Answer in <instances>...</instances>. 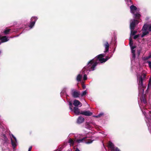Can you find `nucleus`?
<instances>
[{"label": "nucleus", "instance_id": "obj_1", "mask_svg": "<svg viewBox=\"0 0 151 151\" xmlns=\"http://www.w3.org/2000/svg\"><path fill=\"white\" fill-rule=\"evenodd\" d=\"M105 56V54L102 53L99 55L92 60L89 61L87 66L84 67L82 70L83 74L84 75L83 77L84 80H86L87 79L86 74L88 73V72L93 71L96 68V66L100 63H103L107 61L110 58L106 57L105 58H103Z\"/></svg>", "mask_w": 151, "mask_h": 151}, {"label": "nucleus", "instance_id": "obj_2", "mask_svg": "<svg viewBox=\"0 0 151 151\" xmlns=\"http://www.w3.org/2000/svg\"><path fill=\"white\" fill-rule=\"evenodd\" d=\"M137 81L138 85V90L139 94H142V98L141 99V101L145 104L147 102L145 95H143L144 89V86L143 84V81L145 79L146 75L144 73L139 74L137 73Z\"/></svg>", "mask_w": 151, "mask_h": 151}, {"label": "nucleus", "instance_id": "obj_3", "mask_svg": "<svg viewBox=\"0 0 151 151\" xmlns=\"http://www.w3.org/2000/svg\"><path fill=\"white\" fill-rule=\"evenodd\" d=\"M91 135V133H89L86 134L85 137H83V135L78 134L76 136L75 141L78 143L85 142L86 144H90L92 143L93 140L89 139V138H92Z\"/></svg>", "mask_w": 151, "mask_h": 151}, {"label": "nucleus", "instance_id": "obj_4", "mask_svg": "<svg viewBox=\"0 0 151 151\" xmlns=\"http://www.w3.org/2000/svg\"><path fill=\"white\" fill-rule=\"evenodd\" d=\"M139 23L138 21L136 19H131L130 21V28L131 31V35H134L137 33V31H134L136 25Z\"/></svg>", "mask_w": 151, "mask_h": 151}, {"label": "nucleus", "instance_id": "obj_5", "mask_svg": "<svg viewBox=\"0 0 151 151\" xmlns=\"http://www.w3.org/2000/svg\"><path fill=\"white\" fill-rule=\"evenodd\" d=\"M142 34L141 35V37H143L148 34L149 32H151V24L149 25L145 24L142 27Z\"/></svg>", "mask_w": 151, "mask_h": 151}, {"label": "nucleus", "instance_id": "obj_6", "mask_svg": "<svg viewBox=\"0 0 151 151\" xmlns=\"http://www.w3.org/2000/svg\"><path fill=\"white\" fill-rule=\"evenodd\" d=\"M143 114L145 116V120L148 127V129L151 134V115H148L146 112L142 111Z\"/></svg>", "mask_w": 151, "mask_h": 151}, {"label": "nucleus", "instance_id": "obj_7", "mask_svg": "<svg viewBox=\"0 0 151 151\" xmlns=\"http://www.w3.org/2000/svg\"><path fill=\"white\" fill-rule=\"evenodd\" d=\"M129 44L130 47L131 52L132 54V57L131 59V61L132 62L134 60L135 57V50H134V48H135V47L133 45V42L131 40H129Z\"/></svg>", "mask_w": 151, "mask_h": 151}, {"label": "nucleus", "instance_id": "obj_8", "mask_svg": "<svg viewBox=\"0 0 151 151\" xmlns=\"http://www.w3.org/2000/svg\"><path fill=\"white\" fill-rule=\"evenodd\" d=\"M10 136L11 137V144L13 147V149H15L18 145L17 139L12 134L10 135Z\"/></svg>", "mask_w": 151, "mask_h": 151}, {"label": "nucleus", "instance_id": "obj_9", "mask_svg": "<svg viewBox=\"0 0 151 151\" xmlns=\"http://www.w3.org/2000/svg\"><path fill=\"white\" fill-rule=\"evenodd\" d=\"M71 94L72 96L74 98H78L80 95V92L74 89H71Z\"/></svg>", "mask_w": 151, "mask_h": 151}, {"label": "nucleus", "instance_id": "obj_10", "mask_svg": "<svg viewBox=\"0 0 151 151\" xmlns=\"http://www.w3.org/2000/svg\"><path fill=\"white\" fill-rule=\"evenodd\" d=\"M37 19L38 18L36 17H32L31 19V22H30L29 25V27L30 29L32 28L34 26Z\"/></svg>", "mask_w": 151, "mask_h": 151}, {"label": "nucleus", "instance_id": "obj_11", "mask_svg": "<svg viewBox=\"0 0 151 151\" xmlns=\"http://www.w3.org/2000/svg\"><path fill=\"white\" fill-rule=\"evenodd\" d=\"M73 104L75 106V107L78 106L81 107L82 106V104L78 100L75 99L73 101Z\"/></svg>", "mask_w": 151, "mask_h": 151}, {"label": "nucleus", "instance_id": "obj_12", "mask_svg": "<svg viewBox=\"0 0 151 151\" xmlns=\"http://www.w3.org/2000/svg\"><path fill=\"white\" fill-rule=\"evenodd\" d=\"M131 12L134 14L137 11V8L134 5H132L130 7Z\"/></svg>", "mask_w": 151, "mask_h": 151}, {"label": "nucleus", "instance_id": "obj_13", "mask_svg": "<svg viewBox=\"0 0 151 151\" xmlns=\"http://www.w3.org/2000/svg\"><path fill=\"white\" fill-rule=\"evenodd\" d=\"M104 46L105 47V50L104 51V53L106 52L109 51V45L107 42H106L104 44Z\"/></svg>", "mask_w": 151, "mask_h": 151}, {"label": "nucleus", "instance_id": "obj_14", "mask_svg": "<svg viewBox=\"0 0 151 151\" xmlns=\"http://www.w3.org/2000/svg\"><path fill=\"white\" fill-rule=\"evenodd\" d=\"M81 114L86 116H90L92 114V113L89 111H84L81 112Z\"/></svg>", "mask_w": 151, "mask_h": 151}, {"label": "nucleus", "instance_id": "obj_15", "mask_svg": "<svg viewBox=\"0 0 151 151\" xmlns=\"http://www.w3.org/2000/svg\"><path fill=\"white\" fill-rule=\"evenodd\" d=\"M72 111H73L74 113L76 115H78L81 114L80 109L77 107H74Z\"/></svg>", "mask_w": 151, "mask_h": 151}, {"label": "nucleus", "instance_id": "obj_16", "mask_svg": "<svg viewBox=\"0 0 151 151\" xmlns=\"http://www.w3.org/2000/svg\"><path fill=\"white\" fill-rule=\"evenodd\" d=\"M0 39L1 40L2 42H6L9 40V37L6 36L1 37L0 36Z\"/></svg>", "mask_w": 151, "mask_h": 151}, {"label": "nucleus", "instance_id": "obj_17", "mask_svg": "<svg viewBox=\"0 0 151 151\" xmlns=\"http://www.w3.org/2000/svg\"><path fill=\"white\" fill-rule=\"evenodd\" d=\"M108 146L111 149V151H114L115 147L114 144L112 142H109Z\"/></svg>", "mask_w": 151, "mask_h": 151}, {"label": "nucleus", "instance_id": "obj_18", "mask_svg": "<svg viewBox=\"0 0 151 151\" xmlns=\"http://www.w3.org/2000/svg\"><path fill=\"white\" fill-rule=\"evenodd\" d=\"M84 120V119L81 116H79L77 122L78 124L83 123Z\"/></svg>", "mask_w": 151, "mask_h": 151}, {"label": "nucleus", "instance_id": "obj_19", "mask_svg": "<svg viewBox=\"0 0 151 151\" xmlns=\"http://www.w3.org/2000/svg\"><path fill=\"white\" fill-rule=\"evenodd\" d=\"M2 137L3 138V140L4 141V144L7 145V138L5 134H3L2 135Z\"/></svg>", "mask_w": 151, "mask_h": 151}, {"label": "nucleus", "instance_id": "obj_20", "mask_svg": "<svg viewBox=\"0 0 151 151\" xmlns=\"http://www.w3.org/2000/svg\"><path fill=\"white\" fill-rule=\"evenodd\" d=\"M134 14L133 17L134 18L137 19H139L140 17V14L138 13H137L135 14Z\"/></svg>", "mask_w": 151, "mask_h": 151}, {"label": "nucleus", "instance_id": "obj_21", "mask_svg": "<svg viewBox=\"0 0 151 151\" xmlns=\"http://www.w3.org/2000/svg\"><path fill=\"white\" fill-rule=\"evenodd\" d=\"M11 30V29H5L3 33L4 35H7L9 34Z\"/></svg>", "mask_w": 151, "mask_h": 151}, {"label": "nucleus", "instance_id": "obj_22", "mask_svg": "<svg viewBox=\"0 0 151 151\" xmlns=\"http://www.w3.org/2000/svg\"><path fill=\"white\" fill-rule=\"evenodd\" d=\"M82 76L80 74H78L77 76V78H76L77 81L78 82L80 81H81V79L82 78Z\"/></svg>", "mask_w": 151, "mask_h": 151}, {"label": "nucleus", "instance_id": "obj_23", "mask_svg": "<svg viewBox=\"0 0 151 151\" xmlns=\"http://www.w3.org/2000/svg\"><path fill=\"white\" fill-rule=\"evenodd\" d=\"M76 142L75 140L73 141L72 139L70 138L69 140V143L70 144V145H73L74 142Z\"/></svg>", "mask_w": 151, "mask_h": 151}, {"label": "nucleus", "instance_id": "obj_24", "mask_svg": "<svg viewBox=\"0 0 151 151\" xmlns=\"http://www.w3.org/2000/svg\"><path fill=\"white\" fill-rule=\"evenodd\" d=\"M104 115V113L103 112H101L97 115L94 116V117L96 118H100L103 116Z\"/></svg>", "mask_w": 151, "mask_h": 151}, {"label": "nucleus", "instance_id": "obj_25", "mask_svg": "<svg viewBox=\"0 0 151 151\" xmlns=\"http://www.w3.org/2000/svg\"><path fill=\"white\" fill-rule=\"evenodd\" d=\"M151 58V55H150L148 56L144 57L142 58V59L143 60L145 61Z\"/></svg>", "mask_w": 151, "mask_h": 151}, {"label": "nucleus", "instance_id": "obj_26", "mask_svg": "<svg viewBox=\"0 0 151 151\" xmlns=\"http://www.w3.org/2000/svg\"><path fill=\"white\" fill-rule=\"evenodd\" d=\"M87 90H85L83 91L81 94V96L82 97L86 95L87 93Z\"/></svg>", "mask_w": 151, "mask_h": 151}, {"label": "nucleus", "instance_id": "obj_27", "mask_svg": "<svg viewBox=\"0 0 151 151\" xmlns=\"http://www.w3.org/2000/svg\"><path fill=\"white\" fill-rule=\"evenodd\" d=\"M151 87V77L149 79V81L148 84V88H150Z\"/></svg>", "mask_w": 151, "mask_h": 151}, {"label": "nucleus", "instance_id": "obj_28", "mask_svg": "<svg viewBox=\"0 0 151 151\" xmlns=\"http://www.w3.org/2000/svg\"><path fill=\"white\" fill-rule=\"evenodd\" d=\"M69 106L70 109L71 111H72L73 110V109H72V104L70 101L69 102Z\"/></svg>", "mask_w": 151, "mask_h": 151}, {"label": "nucleus", "instance_id": "obj_29", "mask_svg": "<svg viewBox=\"0 0 151 151\" xmlns=\"http://www.w3.org/2000/svg\"><path fill=\"white\" fill-rule=\"evenodd\" d=\"M2 151H11V150L10 149H9L7 147H6L5 148H2Z\"/></svg>", "mask_w": 151, "mask_h": 151}, {"label": "nucleus", "instance_id": "obj_30", "mask_svg": "<svg viewBox=\"0 0 151 151\" xmlns=\"http://www.w3.org/2000/svg\"><path fill=\"white\" fill-rule=\"evenodd\" d=\"M132 4V2L131 1V0H128L127 2V4L128 5H129V4Z\"/></svg>", "mask_w": 151, "mask_h": 151}, {"label": "nucleus", "instance_id": "obj_31", "mask_svg": "<svg viewBox=\"0 0 151 151\" xmlns=\"http://www.w3.org/2000/svg\"><path fill=\"white\" fill-rule=\"evenodd\" d=\"M139 37V34L135 35L134 37V39H136L137 38H138Z\"/></svg>", "mask_w": 151, "mask_h": 151}, {"label": "nucleus", "instance_id": "obj_32", "mask_svg": "<svg viewBox=\"0 0 151 151\" xmlns=\"http://www.w3.org/2000/svg\"><path fill=\"white\" fill-rule=\"evenodd\" d=\"M114 151H120V150L117 147H116L115 148Z\"/></svg>", "mask_w": 151, "mask_h": 151}, {"label": "nucleus", "instance_id": "obj_33", "mask_svg": "<svg viewBox=\"0 0 151 151\" xmlns=\"http://www.w3.org/2000/svg\"><path fill=\"white\" fill-rule=\"evenodd\" d=\"M103 134L104 135V137H105L107 135V134L105 132H103Z\"/></svg>", "mask_w": 151, "mask_h": 151}, {"label": "nucleus", "instance_id": "obj_34", "mask_svg": "<svg viewBox=\"0 0 151 151\" xmlns=\"http://www.w3.org/2000/svg\"><path fill=\"white\" fill-rule=\"evenodd\" d=\"M32 149V147H30L28 151H30Z\"/></svg>", "mask_w": 151, "mask_h": 151}, {"label": "nucleus", "instance_id": "obj_35", "mask_svg": "<svg viewBox=\"0 0 151 151\" xmlns=\"http://www.w3.org/2000/svg\"><path fill=\"white\" fill-rule=\"evenodd\" d=\"M140 50H138V51L137 53L138 55H139L140 54Z\"/></svg>", "mask_w": 151, "mask_h": 151}, {"label": "nucleus", "instance_id": "obj_36", "mask_svg": "<svg viewBox=\"0 0 151 151\" xmlns=\"http://www.w3.org/2000/svg\"><path fill=\"white\" fill-rule=\"evenodd\" d=\"M75 151H80L79 150L78 148H76L75 150Z\"/></svg>", "mask_w": 151, "mask_h": 151}, {"label": "nucleus", "instance_id": "obj_37", "mask_svg": "<svg viewBox=\"0 0 151 151\" xmlns=\"http://www.w3.org/2000/svg\"><path fill=\"white\" fill-rule=\"evenodd\" d=\"M86 88V86L84 85L83 86V89H85Z\"/></svg>", "mask_w": 151, "mask_h": 151}, {"label": "nucleus", "instance_id": "obj_38", "mask_svg": "<svg viewBox=\"0 0 151 151\" xmlns=\"http://www.w3.org/2000/svg\"><path fill=\"white\" fill-rule=\"evenodd\" d=\"M64 92H65V91H63L61 92V94H62V93H64Z\"/></svg>", "mask_w": 151, "mask_h": 151}, {"label": "nucleus", "instance_id": "obj_39", "mask_svg": "<svg viewBox=\"0 0 151 151\" xmlns=\"http://www.w3.org/2000/svg\"><path fill=\"white\" fill-rule=\"evenodd\" d=\"M2 53V51L0 50V55H1V54Z\"/></svg>", "mask_w": 151, "mask_h": 151}, {"label": "nucleus", "instance_id": "obj_40", "mask_svg": "<svg viewBox=\"0 0 151 151\" xmlns=\"http://www.w3.org/2000/svg\"><path fill=\"white\" fill-rule=\"evenodd\" d=\"M18 36H15L13 37H11V38H12V37H18Z\"/></svg>", "mask_w": 151, "mask_h": 151}, {"label": "nucleus", "instance_id": "obj_41", "mask_svg": "<svg viewBox=\"0 0 151 151\" xmlns=\"http://www.w3.org/2000/svg\"><path fill=\"white\" fill-rule=\"evenodd\" d=\"M92 124L94 125H95V124L93 122L92 123Z\"/></svg>", "mask_w": 151, "mask_h": 151}, {"label": "nucleus", "instance_id": "obj_42", "mask_svg": "<svg viewBox=\"0 0 151 151\" xmlns=\"http://www.w3.org/2000/svg\"><path fill=\"white\" fill-rule=\"evenodd\" d=\"M150 113L151 114V111H150Z\"/></svg>", "mask_w": 151, "mask_h": 151}, {"label": "nucleus", "instance_id": "obj_43", "mask_svg": "<svg viewBox=\"0 0 151 151\" xmlns=\"http://www.w3.org/2000/svg\"><path fill=\"white\" fill-rule=\"evenodd\" d=\"M15 31H14L13 32H14ZM13 31L12 32H13Z\"/></svg>", "mask_w": 151, "mask_h": 151}, {"label": "nucleus", "instance_id": "obj_44", "mask_svg": "<svg viewBox=\"0 0 151 151\" xmlns=\"http://www.w3.org/2000/svg\"><path fill=\"white\" fill-rule=\"evenodd\" d=\"M1 44V42H0V45Z\"/></svg>", "mask_w": 151, "mask_h": 151}, {"label": "nucleus", "instance_id": "obj_45", "mask_svg": "<svg viewBox=\"0 0 151 151\" xmlns=\"http://www.w3.org/2000/svg\"><path fill=\"white\" fill-rule=\"evenodd\" d=\"M125 1H126V0H125Z\"/></svg>", "mask_w": 151, "mask_h": 151}]
</instances>
